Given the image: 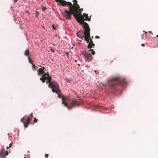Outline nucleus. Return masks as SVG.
<instances>
[{
  "label": "nucleus",
  "mask_w": 158,
  "mask_h": 158,
  "mask_svg": "<svg viewBox=\"0 0 158 158\" xmlns=\"http://www.w3.org/2000/svg\"><path fill=\"white\" fill-rule=\"evenodd\" d=\"M31 118L30 117H28L26 122L23 123V124L25 127H27L28 126V124L30 123V121L31 120Z\"/></svg>",
  "instance_id": "9d476101"
},
{
  "label": "nucleus",
  "mask_w": 158,
  "mask_h": 158,
  "mask_svg": "<svg viewBox=\"0 0 158 158\" xmlns=\"http://www.w3.org/2000/svg\"><path fill=\"white\" fill-rule=\"evenodd\" d=\"M76 15L75 14H74V17L75 18L78 22L79 23L81 24H83V27L84 29V31L90 29L88 24L86 22L84 21L85 20L83 15L77 18Z\"/></svg>",
  "instance_id": "423d86ee"
},
{
  "label": "nucleus",
  "mask_w": 158,
  "mask_h": 158,
  "mask_svg": "<svg viewBox=\"0 0 158 158\" xmlns=\"http://www.w3.org/2000/svg\"><path fill=\"white\" fill-rule=\"evenodd\" d=\"M95 38H99V36H96L95 37Z\"/></svg>",
  "instance_id": "b1692460"
},
{
  "label": "nucleus",
  "mask_w": 158,
  "mask_h": 158,
  "mask_svg": "<svg viewBox=\"0 0 158 158\" xmlns=\"http://www.w3.org/2000/svg\"><path fill=\"white\" fill-rule=\"evenodd\" d=\"M24 54L25 56H28L29 54V51L28 49H27L26 50Z\"/></svg>",
  "instance_id": "2eb2a0df"
},
{
  "label": "nucleus",
  "mask_w": 158,
  "mask_h": 158,
  "mask_svg": "<svg viewBox=\"0 0 158 158\" xmlns=\"http://www.w3.org/2000/svg\"><path fill=\"white\" fill-rule=\"evenodd\" d=\"M49 77H51L49 75L48 73H45L44 71V73L42 74V77L40 78V80L43 83H44L45 82V80H47Z\"/></svg>",
  "instance_id": "6e6552de"
},
{
  "label": "nucleus",
  "mask_w": 158,
  "mask_h": 158,
  "mask_svg": "<svg viewBox=\"0 0 158 158\" xmlns=\"http://www.w3.org/2000/svg\"><path fill=\"white\" fill-rule=\"evenodd\" d=\"M5 157H6V156L8 155V152L7 151H6L5 152Z\"/></svg>",
  "instance_id": "dca6fc26"
},
{
  "label": "nucleus",
  "mask_w": 158,
  "mask_h": 158,
  "mask_svg": "<svg viewBox=\"0 0 158 158\" xmlns=\"http://www.w3.org/2000/svg\"><path fill=\"white\" fill-rule=\"evenodd\" d=\"M28 60H29V62L30 63H31V62H32V60L31 59V58L29 57V56H28Z\"/></svg>",
  "instance_id": "6ab92c4d"
},
{
  "label": "nucleus",
  "mask_w": 158,
  "mask_h": 158,
  "mask_svg": "<svg viewBox=\"0 0 158 158\" xmlns=\"http://www.w3.org/2000/svg\"><path fill=\"white\" fill-rule=\"evenodd\" d=\"M77 35L78 37L81 39V40H83V38H84V35H83L82 31L81 30L77 32Z\"/></svg>",
  "instance_id": "f8f14e48"
},
{
  "label": "nucleus",
  "mask_w": 158,
  "mask_h": 158,
  "mask_svg": "<svg viewBox=\"0 0 158 158\" xmlns=\"http://www.w3.org/2000/svg\"><path fill=\"white\" fill-rule=\"evenodd\" d=\"M58 94V98H61L62 103L68 108L71 109L74 106L79 105V103L76 100H71L70 101V104L69 105V103L68 102L69 99L67 97H64V96H62L61 94Z\"/></svg>",
  "instance_id": "20e7f679"
},
{
  "label": "nucleus",
  "mask_w": 158,
  "mask_h": 158,
  "mask_svg": "<svg viewBox=\"0 0 158 158\" xmlns=\"http://www.w3.org/2000/svg\"><path fill=\"white\" fill-rule=\"evenodd\" d=\"M93 37H93V36H92V37H91V38H91V39H92V38H93Z\"/></svg>",
  "instance_id": "2f4dec72"
},
{
  "label": "nucleus",
  "mask_w": 158,
  "mask_h": 158,
  "mask_svg": "<svg viewBox=\"0 0 158 158\" xmlns=\"http://www.w3.org/2000/svg\"><path fill=\"white\" fill-rule=\"evenodd\" d=\"M78 44H80L81 43H78Z\"/></svg>",
  "instance_id": "473e14b6"
},
{
  "label": "nucleus",
  "mask_w": 158,
  "mask_h": 158,
  "mask_svg": "<svg viewBox=\"0 0 158 158\" xmlns=\"http://www.w3.org/2000/svg\"><path fill=\"white\" fill-rule=\"evenodd\" d=\"M32 68H33V69L34 70H36V69H35V68H36V67H37L36 66H35L34 64H32Z\"/></svg>",
  "instance_id": "f3484780"
},
{
  "label": "nucleus",
  "mask_w": 158,
  "mask_h": 158,
  "mask_svg": "<svg viewBox=\"0 0 158 158\" xmlns=\"http://www.w3.org/2000/svg\"><path fill=\"white\" fill-rule=\"evenodd\" d=\"M31 117H32L33 116V113H31Z\"/></svg>",
  "instance_id": "bb28decb"
},
{
  "label": "nucleus",
  "mask_w": 158,
  "mask_h": 158,
  "mask_svg": "<svg viewBox=\"0 0 158 158\" xmlns=\"http://www.w3.org/2000/svg\"><path fill=\"white\" fill-rule=\"evenodd\" d=\"M12 143H11L10 144L9 146V147H11L12 146Z\"/></svg>",
  "instance_id": "4be33fe9"
},
{
  "label": "nucleus",
  "mask_w": 158,
  "mask_h": 158,
  "mask_svg": "<svg viewBox=\"0 0 158 158\" xmlns=\"http://www.w3.org/2000/svg\"><path fill=\"white\" fill-rule=\"evenodd\" d=\"M52 27H53V29L54 30H55V29H56V28H55V27H54V25H52Z\"/></svg>",
  "instance_id": "393cba45"
},
{
  "label": "nucleus",
  "mask_w": 158,
  "mask_h": 158,
  "mask_svg": "<svg viewBox=\"0 0 158 158\" xmlns=\"http://www.w3.org/2000/svg\"><path fill=\"white\" fill-rule=\"evenodd\" d=\"M52 77H49L46 81L47 84L48 83L49 88H52V91L53 93L59 94L61 92L58 83L55 81H51Z\"/></svg>",
  "instance_id": "39448f33"
},
{
  "label": "nucleus",
  "mask_w": 158,
  "mask_h": 158,
  "mask_svg": "<svg viewBox=\"0 0 158 158\" xmlns=\"http://www.w3.org/2000/svg\"><path fill=\"white\" fill-rule=\"evenodd\" d=\"M126 84L125 80L119 77H112L108 80V84L112 88L115 87L117 85L123 86Z\"/></svg>",
  "instance_id": "7ed1b4c3"
},
{
  "label": "nucleus",
  "mask_w": 158,
  "mask_h": 158,
  "mask_svg": "<svg viewBox=\"0 0 158 158\" xmlns=\"http://www.w3.org/2000/svg\"><path fill=\"white\" fill-rule=\"evenodd\" d=\"M141 46H143V47H144L145 46V44H141Z\"/></svg>",
  "instance_id": "a878e982"
},
{
  "label": "nucleus",
  "mask_w": 158,
  "mask_h": 158,
  "mask_svg": "<svg viewBox=\"0 0 158 158\" xmlns=\"http://www.w3.org/2000/svg\"><path fill=\"white\" fill-rule=\"evenodd\" d=\"M81 54L83 57H85L86 59L88 61L92 60L93 57L91 54L88 51H82L81 52Z\"/></svg>",
  "instance_id": "0eeeda50"
},
{
  "label": "nucleus",
  "mask_w": 158,
  "mask_h": 158,
  "mask_svg": "<svg viewBox=\"0 0 158 158\" xmlns=\"http://www.w3.org/2000/svg\"><path fill=\"white\" fill-rule=\"evenodd\" d=\"M90 29L84 32V39L86 41L87 43H88L87 46V48L90 49L88 50V51L91 52V54L94 55L95 54V52L93 49H91V48H94L95 44H94L92 39L90 38Z\"/></svg>",
  "instance_id": "f03ea898"
},
{
  "label": "nucleus",
  "mask_w": 158,
  "mask_h": 158,
  "mask_svg": "<svg viewBox=\"0 0 158 158\" xmlns=\"http://www.w3.org/2000/svg\"><path fill=\"white\" fill-rule=\"evenodd\" d=\"M18 1V0H14V1L15 2H16Z\"/></svg>",
  "instance_id": "cd10ccee"
},
{
  "label": "nucleus",
  "mask_w": 158,
  "mask_h": 158,
  "mask_svg": "<svg viewBox=\"0 0 158 158\" xmlns=\"http://www.w3.org/2000/svg\"><path fill=\"white\" fill-rule=\"evenodd\" d=\"M45 70H46V69L44 67L39 68L37 70L38 75H39L41 74H43L44 73Z\"/></svg>",
  "instance_id": "9b49d317"
},
{
  "label": "nucleus",
  "mask_w": 158,
  "mask_h": 158,
  "mask_svg": "<svg viewBox=\"0 0 158 158\" xmlns=\"http://www.w3.org/2000/svg\"><path fill=\"white\" fill-rule=\"evenodd\" d=\"M156 37H158V35H156Z\"/></svg>",
  "instance_id": "7c9ffc66"
},
{
  "label": "nucleus",
  "mask_w": 158,
  "mask_h": 158,
  "mask_svg": "<svg viewBox=\"0 0 158 158\" xmlns=\"http://www.w3.org/2000/svg\"><path fill=\"white\" fill-rule=\"evenodd\" d=\"M56 2H58L60 3V5H61L63 6H65L67 5L69 6L71 3V2H66L64 0H55Z\"/></svg>",
  "instance_id": "1a4fd4ad"
},
{
  "label": "nucleus",
  "mask_w": 158,
  "mask_h": 158,
  "mask_svg": "<svg viewBox=\"0 0 158 158\" xmlns=\"http://www.w3.org/2000/svg\"><path fill=\"white\" fill-rule=\"evenodd\" d=\"M46 9V8L45 7H42V10L43 11H44Z\"/></svg>",
  "instance_id": "aec40b11"
},
{
  "label": "nucleus",
  "mask_w": 158,
  "mask_h": 158,
  "mask_svg": "<svg viewBox=\"0 0 158 158\" xmlns=\"http://www.w3.org/2000/svg\"><path fill=\"white\" fill-rule=\"evenodd\" d=\"M73 2L74 3L73 4L71 3H70L68 6L69 10L65 9L64 11L62 13L63 16L67 20L71 19V15H73L74 17V14H75L77 18L82 15L80 12V6L77 3V1L76 0H73Z\"/></svg>",
  "instance_id": "f257e3e1"
},
{
  "label": "nucleus",
  "mask_w": 158,
  "mask_h": 158,
  "mask_svg": "<svg viewBox=\"0 0 158 158\" xmlns=\"http://www.w3.org/2000/svg\"><path fill=\"white\" fill-rule=\"evenodd\" d=\"M83 15L84 18H85V19H84L85 20L90 21V18H89L88 15L87 14L83 13Z\"/></svg>",
  "instance_id": "ddd939ff"
},
{
  "label": "nucleus",
  "mask_w": 158,
  "mask_h": 158,
  "mask_svg": "<svg viewBox=\"0 0 158 158\" xmlns=\"http://www.w3.org/2000/svg\"><path fill=\"white\" fill-rule=\"evenodd\" d=\"M9 147H8V146H7V147H6V149H9Z\"/></svg>",
  "instance_id": "c85d7f7f"
},
{
  "label": "nucleus",
  "mask_w": 158,
  "mask_h": 158,
  "mask_svg": "<svg viewBox=\"0 0 158 158\" xmlns=\"http://www.w3.org/2000/svg\"><path fill=\"white\" fill-rule=\"evenodd\" d=\"M23 119H24V118H22L20 120V121L22 122V123H23Z\"/></svg>",
  "instance_id": "412c9836"
},
{
  "label": "nucleus",
  "mask_w": 158,
  "mask_h": 158,
  "mask_svg": "<svg viewBox=\"0 0 158 158\" xmlns=\"http://www.w3.org/2000/svg\"><path fill=\"white\" fill-rule=\"evenodd\" d=\"M80 10H83V9L82 8H81V9H80Z\"/></svg>",
  "instance_id": "c756f323"
},
{
  "label": "nucleus",
  "mask_w": 158,
  "mask_h": 158,
  "mask_svg": "<svg viewBox=\"0 0 158 158\" xmlns=\"http://www.w3.org/2000/svg\"><path fill=\"white\" fill-rule=\"evenodd\" d=\"M38 120V119H36L35 118H34V123H37V121Z\"/></svg>",
  "instance_id": "a211bd4d"
},
{
  "label": "nucleus",
  "mask_w": 158,
  "mask_h": 158,
  "mask_svg": "<svg viewBox=\"0 0 158 158\" xmlns=\"http://www.w3.org/2000/svg\"><path fill=\"white\" fill-rule=\"evenodd\" d=\"M0 155L2 158H5V150L2 149L0 151Z\"/></svg>",
  "instance_id": "4468645a"
},
{
  "label": "nucleus",
  "mask_w": 158,
  "mask_h": 158,
  "mask_svg": "<svg viewBox=\"0 0 158 158\" xmlns=\"http://www.w3.org/2000/svg\"><path fill=\"white\" fill-rule=\"evenodd\" d=\"M48 154H45V157L46 158H47L48 157Z\"/></svg>",
  "instance_id": "5701e85b"
}]
</instances>
